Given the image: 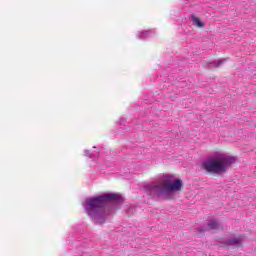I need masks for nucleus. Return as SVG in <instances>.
Here are the masks:
<instances>
[{"label": "nucleus", "mask_w": 256, "mask_h": 256, "mask_svg": "<svg viewBox=\"0 0 256 256\" xmlns=\"http://www.w3.org/2000/svg\"><path fill=\"white\" fill-rule=\"evenodd\" d=\"M121 203L123 198L119 194H103L86 198L84 209L95 225H103Z\"/></svg>", "instance_id": "f257e3e1"}, {"label": "nucleus", "mask_w": 256, "mask_h": 256, "mask_svg": "<svg viewBox=\"0 0 256 256\" xmlns=\"http://www.w3.org/2000/svg\"><path fill=\"white\" fill-rule=\"evenodd\" d=\"M183 189V180L176 179L175 175L166 174L162 178V183L152 182L144 186V191L151 197L160 199H173L175 193Z\"/></svg>", "instance_id": "f03ea898"}, {"label": "nucleus", "mask_w": 256, "mask_h": 256, "mask_svg": "<svg viewBox=\"0 0 256 256\" xmlns=\"http://www.w3.org/2000/svg\"><path fill=\"white\" fill-rule=\"evenodd\" d=\"M235 163H237V157L223 151H216L202 163V169L211 175H225Z\"/></svg>", "instance_id": "7ed1b4c3"}, {"label": "nucleus", "mask_w": 256, "mask_h": 256, "mask_svg": "<svg viewBox=\"0 0 256 256\" xmlns=\"http://www.w3.org/2000/svg\"><path fill=\"white\" fill-rule=\"evenodd\" d=\"M219 229H223V226L221 225V223H219V221H217L216 219H211L207 223V225L199 228V232L205 233V231H217Z\"/></svg>", "instance_id": "20e7f679"}, {"label": "nucleus", "mask_w": 256, "mask_h": 256, "mask_svg": "<svg viewBox=\"0 0 256 256\" xmlns=\"http://www.w3.org/2000/svg\"><path fill=\"white\" fill-rule=\"evenodd\" d=\"M241 243H243V238L241 237H233L229 238L224 242L225 247H241Z\"/></svg>", "instance_id": "39448f33"}, {"label": "nucleus", "mask_w": 256, "mask_h": 256, "mask_svg": "<svg viewBox=\"0 0 256 256\" xmlns=\"http://www.w3.org/2000/svg\"><path fill=\"white\" fill-rule=\"evenodd\" d=\"M155 35V30H143L136 33L137 39H141L142 41H146V39H150V37H153Z\"/></svg>", "instance_id": "423d86ee"}, {"label": "nucleus", "mask_w": 256, "mask_h": 256, "mask_svg": "<svg viewBox=\"0 0 256 256\" xmlns=\"http://www.w3.org/2000/svg\"><path fill=\"white\" fill-rule=\"evenodd\" d=\"M72 245L75 247L76 251H81V253H83V250L79 248L87 247V240H85L84 238H78L77 240L72 242Z\"/></svg>", "instance_id": "0eeeda50"}, {"label": "nucleus", "mask_w": 256, "mask_h": 256, "mask_svg": "<svg viewBox=\"0 0 256 256\" xmlns=\"http://www.w3.org/2000/svg\"><path fill=\"white\" fill-rule=\"evenodd\" d=\"M190 21H192L193 25H195V27H205V23L201 22V20L199 19V17L195 16V15H190Z\"/></svg>", "instance_id": "6e6552de"}, {"label": "nucleus", "mask_w": 256, "mask_h": 256, "mask_svg": "<svg viewBox=\"0 0 256 256\" xmlns=\"http://www.w3.org/2000/svg\"><path fill=\"white\" fill-rule=\"evenodd\" d=\"M85 157H89V159H97L99 157L98 151L90 152L89 150H84Z\"/></svg>", "instance_id": "1a4fd4ad"}, {"label": "nucleus", "mask_w": 256, "mask_h": 256, "mask_svg": "<svg viewBox=\"0 0 256 256\" xmlns=\"http://www.w3.org/2000/svg\"><path fill=\"white\" fill-rule=\"evenodd\" d=\"M227 59H219L213 62L214 67H221L223 63H225Z\"/></svg>", "instance_id": "9d476101"}, {"label": "nucleus", "mask_w": 256, "mask_h": 256, "mask_svg": "<svg viewBox=\"0 0 256 256\" xmlns=\"http://www.w3.org/2000/svg\"><path fill=\"white\" fill-rule=\"evenodd\" d=\"M126 120L125 118H120L119 121L117 122L118 127H122V125H125Z\"/></svg>", "instance_id": "9b49d317"}, {"label": "nucleus", "mask_w": 256, "mask_h": 256, "mask_svg": "<svg viewBox=\"0 0 256 256\" xmlns=\"http://www.w3.org/2000/svg\"><path fill=\"white\" fill-rule=\"evenodd\" d=\"M71 239H73V236H69L68 239H67V243H71Z\"/></svg>", "instance_id": "f8f14e48"}]
</instances>
